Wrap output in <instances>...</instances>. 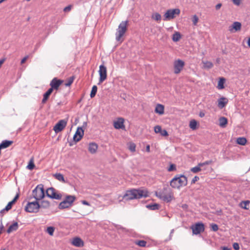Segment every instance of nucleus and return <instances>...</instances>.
<instances>
[{
  "label": "nucleus",
  "instance_id": "1",
  "mask_svg": "<svg viewBox=\"0 0 250 250\" xmlns=\"http://www.w3.org/2000/svg\"><path fill=\"white\" fill-rule=\"evenodd\" d=\"M148 196V192L146 190L140 189H131L126 191L125 193L123 196V199L125 201L140 199L142 197H146Z\"/></svg>",
  "mask_w": 250,
  "mask_h": 250
},
{
  "label": "nucleus",
  "instance_id": "2",
  "mask_svg": "<svg viewBox=\"0 0 250 250\" xmlns=\"http://www.w3.org/2000/svg\"><path fill=\"white\" fill-rule=\"evenodd\" d=\"M188 184V178L183 174H177L170 181V186L173 188L179 189L181 187L186 186Z\"/></svg>",
  "mask_w": 250,
  "mask_h": 250
},
{
  "label": "nucleus",
  "instance_id": "3",
  "mask_svg": "<svg viewBox=\"0 0 250 250\" xmlns=\"http://www.w3.org/2000/svg\"><path fill=\"white\" fill-rule=\"evenodd\" d=\"M32 196L36 200H40L44 198L45 191L42 184L38 185L35 189L33 190Z\"/></svg>",
  "mask_w": 250,
  "mask_h": 250
},
{
  "label": "nucleus",
  "instance_id": "4",
  "mask_svg": "<svg viewBox=\"0 0 250 250\" xmlns=\"http://www.w3.org/2000/svg\"><path fill=\"white\" fill-rule=\"evenodd\" d=\"M127 24L128 21H122L119 24L116 33V40L118 42L121 41V38L126 31ZM121 42H122V41H121Z\"/></svg>",
  "mask_w": 250,
  "mask_h": 250
},
{
  "label": "nucleus",
  "instance_id": "5",
  "mask_svg": "<svg viewBox=\"0 0 250 250\" xmlns=\"http://www.w3.org/2000/svg\"><path fill=\"white\" fill-rule=\"evenodd\" d=\"M39 203L36 200L35 201L28 202L25 207V210L27 212L37 213L40 209Z\"/></svg>",
  "mask_w": 250,
  "mask_h": 250
},
{
  "label": "nucleus",
  "instance_id": "6",
  "mask_svg": "<svg viewBox=\"0 0 250 250\" xmlns=\"http://www.w3.org/2000/svg\"><path fill=\"white\" fill-rule=\"evenodd\" d=\"M46 196L51 199L57 200L61 199L62 195L60 193H58L57 190L52 187L49 188L46 190Z\"/></svg>",
  "mask_w": 250,
  "mask_h": 250
},
{
  "label": "nucleus",
  "instance_id": "7",
  "mask_svg": "<svg viewBox=\"0 0 250 250\" xmlns=\"http://www.w3.org/2000/svg\"><path fill=\"white\" fill-rule=\"evenodd\" d=\"M155 195L157 197L167 203L170 202L173 197L172 193H165L164 191H156Z\"/></svg>",
  "mask_w": 250,
  "mask_h": 250
},
{
  "label": "nucleus",
  "instance_id": "8",
  "mask_svg": "<svg viewBox=\"0 0 250 250\" xmlns=\"http://www.w3.org/2000/svg\"><path fill=\"white\" fill-rule=\"evenodd\" d=\"M191 229L193 234L197 235L204 231L205 226L203 223L198 222L191 226Z\"/></svg>",
  "mask_w": 250,
  "mask_h": 250
},
{
  "label": "nucleus",
  "instance_id": "9",
  "mask_svg": "<svg viewBox=\"0 0 250 250\" xmlns=\"http://www.w3.org/2000/svg\"><path fill=\"white\" fill-rule=\"evenodd\" d=\"M180 13V10L179 9L176 8L173 9H169L165 14L164 16L165 19L164 20H169L173 19L175 18V15H179Z\"/></svg>",
  "mask_w": 250,
  "mask_h": 250
},
{
  "label": "nucleus",
  "instance_id": "10",
  "mask_svg": "<svg viewBox=\"0 0 250 250\" xmlns=\"http://www.w3.org/2000/svg\"><path fill=\"white\" fill-rule=\"evenodd\" d=\"M100 78L98 84L102 83L107 78L106 67L104 65H101L99 70Z\"/></svg>",
  "mask_w": 250,
  "mask_h": 250
},
{
  "label": "nucleus",
  "instance_id": "11",
  "mask_svg": "<svg viewBox=\"0 0 250 250\" xmlns=\"http://www.w3.org/2000/svg\"><path fill=\"white\" fill-rule=\"evenodd\" d=\"M63 80L58 79L57 78H54L50 83V89L58 90L60 85L62 83Z\"/></svg>",
  "mask_w": 250,
  "mask_h": 250
},
{
  "label": "nucleus",
  "instance_id": "12",
  "mask_svg": "<svg viewBox=\"0 0 250 250\" xmlns=\"http://www.w3.org/2000/svg\"><path fill=\"white\" fill-rule=\"evenodd\" d=\"M185 65V62L180 59L174 62V72L175 74H179L183 69Z\"/></svg>",
  "mask_w": 250,
  "mask_h": 250
},
{
  "label": "nucleus",
  "instance_id": "13",
  "mask_svg": "<svg viewBox=\"0 0 250 250\" xmlns=\"http://www.w3.org/2000/svg\"><path fill=\"white\" fill-rule=\"evenodd\" d=\"M67 125V121L65 120H60L54 126L53 130L57 133L62 131Z\"/></svg>",
  "mask_w": 250,
  "mask_h": 250
},
{
  "label": "nucleus",
  "instance_id": "14",
  "mask_svg": "<svg viewBox=\"0 0 250 250\" xmlns=\"http://www.w3.org/2000/svg\"><path fill=\"white\" fill-rule=\"evenodd\" d=\"M84 135V130L82 127H78L73 138V141L77 143L80 141Z\"/></svg>",
  "mask_w": 250,
  "mask_h": 250
},
{
  "label": "nucleus",
  "instance_id": "15",
  "mask_svg": "<svg viewBox=\"0 0 250 250\" xmlns=\"http://www.w3.org/2000/svg\"><path fill=\"white\" fill-rule=\"evenodd\" d=\"M124 120L122 118H120L118 120L114 122V126L116 129H125V126L124 125Z\"/></svg>",
  "mask_w": 250,
  "mask_h": 250
},
{
  "label": "nucleus",
  "instance_id": "16",
  "mask_svg": "<svg viewBox=\"0 0 250 250\" xmlns=\"http://www.w3.org/2000/svg\"><path fill=\"white\" fill-rule=\"evenodd\" d=\"M241 28V23L238 21H235L233 23V24L229 27V30L233 32V30H234L235 31H237L240 30Z\"/></svg>",
  "mask_w": 250,
  "mask_h": 250
},
{
  "label": "nucleus",
  "instance_id": "17",
  "mask_svg": "<svg viewBox=\"0 0 250 250\" xmlns=\"http://www.w3.org/2000/svg\"><path fill=\"white\" fill-rule=\"evenodd\" d=\"M72 204L69 203L68 201L66 200H63L59 204L58 208L60 209H63L65 208H69L72 206Z\"/></svg>",
  "mask_w": 250,
  "mask_h": 250
},
{
  "label": "nucleus",
  "instance_id": "18",
  "mask_svg": "<svg viewBox=\"0 0 250 250\" xmlns=\"http://www.w3.org/2000/svg\"><path fill=\"white\" fill-rule=\"evenodd\" d=\"M228 102V100L227 98H226L224 97H222L218 99V106L220 108H223V107H224L226 106V105L227 104Z\"/></svg>",
  "mask_w": 250,
  "mask_h": 250
},
{
  "label": "nucleus",
  "instance_id": "19",
  "mask_svg": "<svg viewBox=\"0 0 250 250\" xmlns=\"http://www.w3.org/2000/svg\"><path fill=\"white\" fill-rule=\"evenodd\" d=\"M72 243L74 246L78 247H81L83 246V242L79 237L74 238Z\"/></svg>",
  "mask_w": 250,
  "mask_h": 250
},
{
  "label": "nucleus",
  "instance_id": "20",
  "mask_svg": "<svg viewBox=\"0 0 250 250\" xmlns=\"http://www.w3.org/2000/svg\"><path fill=\"white\" fill-rule=\"evenodd\" d=\"M53 92V90H51L50 88L47 90V91L44 93L43 95V99L42 101V104H44L46 103V101L48 99L50 95Z\"/></svg>",
  "mask_w": 250,
  "mask_h": 250
},
{
  "label": "nucleus",
  "instance_id": "21",
  "mask_svg": "<svg viewBox=\"0 0 250 250\" xmlns=\"http://www.w3.org/2000/svg\"><path fill=\"white\" fill-rule=\"evenodd\" d=\"M98 149V145L95 143H91L89 145L88 151L92 154L95 153Z\"/></svg>",
  "mask_w": 250,
  "mask_h": 250
},
{
  "label": "nucleus",
  "instance_id": "22",
  "mask_svg": "<svg viewBox=\"0 0 250 250\" xmlns=\"http://www.w3.org/2000/svg\"><path fill=\"white\" fill-rule=\"evenodd\" d=\"M13 143L12 141L9 140H4L2 141V142L0 144V147L1 149L6 148L9 147L10 145H11Z\"/></svg>",
  "mask_w": 250,
  "mask_h": 250
},
{
  "label": "nucleus",
  "instance_id": "23",
  "mask_svg": "<svg viewBox=\"0 0 250 250\" xmlns=\"http://www.w3.org/2000/svg\"><path fill=\"white\" fill-rule=\"evenodd\" d=\"M155 112L160 115L164 113V106L161 104H157L155 109Z\"/></svg>",
  "mask_w": 250,
  "mask_h": 250
},
{
  "label": "nucleus",
  "instance_id": "24",
  "mask_svg": "<svg viewBox=\"0 0 250 250\" xmlns=\"http://www.w3.org/2000/svg\"><path fill=\"white\" fill-rule=\"evenodd\" d=\"M19 225L17 222H14L10 225L7 230V232L10 233L12 231H16L18 229Z\"/></svg>",
  "mask_w": 250,
  "mask_h": 250
},
{
  "label": "nucleus",
  "instance_id": "25",
  "mask_svg": "<svg viewBox=\"0 0 250 250\" xmlns=\"http://www.w3.org/2000/svg\"><path fill=\"white\" fill-rule=\"evenodd\" d=\"M40 208H48L50 207V203L48 201L42 200L39 204Z\"/></svg>",
  "mask_w": 250,
  "mask_h": 250
},
{
  "label": "nucleus",
  "instance_id": "26",
  "mask_svg": "<svg viewBox=\"0 0 250 250\" xmlns=\"http://www.w3.org/2000/svg\"><path fill=\"white\" fill-rule=\"evenodd\" d=\"M53 176L58 181L63 183H65L63 175L62 174L60 173H56L53 175Z\"/></svg>",
  "mask_w": 250,
  "mask_h": 250
},
{
  "label": "nucleus",
  "instance_id": "27",
  "mask_svg": "<svg viewBox=\"0 0 250 250\" xmlns=\"http://www.w3.org/2000/svg\"><path fill=\"white\" fill-rule=\"evenodd\" d=\"M219 125L221 127H224L228 124V120L224 117H222L219 118Z\"/></svg>",
  "mask_w": 250,
  "mask_h": 250
},
{
  "label": "nucleus",
  "instance_id": "28",
  "mask_svg": "<svg viewBox=\"0 0 250 250\" xmlns=\"http://www.w3.org/2000/svg\"><path fill=\"white\" fill-rule=\"evenodd\" d=\"M146 207L150 210H157L160 208V205L158 204L155 203L153 204H149L146 205Z\"/></svg>",
  "mask_w": 250,
  "mask_h": 250
},
{
  "label": "nucleus",
  "instance_id": "29",
  "mask_svg": "<svg viewBox=\"0 0 250 250\" xmlns=\"http://www.w3.org/2000/svg\"><path fill=\"white\" fill-rule=\"evenodd\" d=\"M181 38L180 33L178 32H175L172 35V39L173 42H176L180 40Z\"/></svg>",
  "mask_w": 250,
  "mask_h": 250
},
{
  "label": "nucleus",
  "instance_id": "30",
  "mask_svg": "<svg viewBox=\"0 0 250 250\" xmlns=\"http://www.w3.org/2000/svg\"><path fill=\"white\" fill-rule=\"evenodd\" d=\"M225 81H226V80L224 78L222 77V78H220V80L218 83V86H217V87L218 88V89H222L224 88V84L225 82Z\"/></svg>",
  "mask_w": 250,
  "mask_h": 250
},
{
  "label": "nucleus",
  "instance_id": "31",
  "mask_svg": "<svg viewBox=\"0 0 250 250\" xmlns=\"http://www.w3.org/2000/svg\"><path fill=\"white\" fill-rule=\"evenodd\" d=\"M247 141V139L245 137H239L237 139L236 142L239 145L244 146Z\"/></svg>",
  "mask_w": 250,
  "mask_h": 250
},
{
  "label": "nucleus",
  "instance_id": "32",
  "mask_svg": "<svg viewBox=\"0 0 250 250\" xmlns=\"http://www.w3.org/2000/svg\"><path fill=\"white\" fill-rule=\"evenodd\" d=\"M202 165L200 163L198 164V165L194 167L191 168L190 169L191 171H192L194 173H196L201 170V167Z\"/></svg>",
  "mask_w": 250,
  "mask_h": 250
},
{
  "label": "nucleus",
  "instance_id": "33",
  "mask_svg": "<svg viewBox=\"0 0 250 250\" xmlns=\"http://www.w3.org/2000/svg\"><path fill=\"white\" fill-rule=\"evenodd\" d=\"M136 145L134 143L130 142L128 144V148L132 152L136 151Z\"/></svg>",
  "mask_w": 250,
  "mask_h": 250
},
{
  "label": "nucleus",
  "instance_id": "34",
  "mask_svg": "<svg viewBox=\"0 0 250 250\" xmlns=\"http://www.w3.org/2000/svg\"><path fill=\"white\" fill-rule=\"evenodd\" d=\"M76 199L75 196L73 195H67L66 196L65 199L64 200H66L69 202L70 204H72L73 203Z\"/></svg>",
  "mask_w": 250,
  "mask_h": 250
},
{
  "label": "nucleus",
  "instance_id": "35",
  "mask_svg": "<svg viewBox=\"0 0 250 250\" xmlns=\"http://www.w3.org/2000/svg\"><path fill=\"white\" fill-rule=\"evenodd\" d=\"M97 86L96 85H93L92 88V90L91 91V93H90V97L91 98H94L96 94V93L97 92Z\"/></svg>",
  "mask_w": 250,
  "mask_h": 250
},
{
  "label": "nucleus",
  "instance_id": "36",
  "mask_svg": "<svg viewBox=\"0 0 250 250\" xmlns=\"http://www.w3.org/2000/svg\"><path fill=\"white\" fill-rule=\"evenodd\" d=\"M35 166V164L34 163V161H33V159H31L28 165L26 167V168L28 169H29V170H32L34 168Z\"/></svg>",
  "mask_w": 250,
  "mask_h": 250
},
{
  "label": "nucleus",
  "instance_id": "37",
  "mask_svg": "<svg viewBox=\"0 0 250 250\" xmlns=\"http://www.w3.org/2000/svg\"><path fill=\"white\" fill-rule=\"evenodd\" d=\"M74 80V77L71 76L66 80V83H65V86H69L73 83Z\"/></svg>",
  "mask_w": 250,
  "mask_h": 250
},
{
  "label": "nucleus",
  "instance_id": "38",
  "mask_svg": "<svg viewBox=\"0 0 250 250\" xmlns=\"http://www.w3.org/2000/svg\"><path fill=\"white\" fill-rule=\"evenodd\" d=\"M135 244L138 245L140 247H145L146 245V242L145 240H138L135 242Z\"/></svg>",
  "mask_w": 250,
  "mask_h": 250
},
{
  "label": "nucleus",
  "instance_id": "39",
  "mask_svg": "<svg viewBox=\"0 0 250 250\" xmlns=\"http://www.w3.org/2000/svg\"><path fill=\"white\" fill-rule=\"evenodd\" d=\"M197 123L195 120H192L189 123V127L191 129L194 130L196 128Z\"/></svg>",
  "mask_w": 250,
  "mask_h": 250
},
{
  "label": "nucleus",
  "instance_id": "40",
  "mask_svg": "<svg viewBox=\"0 0 250 250\" xmlns=\"http://www.w3.org/2000/svg\"><path fill=\"white\" fill-rule=\"evenodd\" d=\"M204 63V67L205 68L210 69L211 68L213 64V63L209 61H206V62H203Z\"/></svg>",
  "mask_w": 250,
  "mask_h": 250
},
{
  "label": "nucleus",
  "instance_id": "41",
  "mask_svg": "<svg viewBox=\"0 0 250 250\" xmlns=\"http://www.w3.org/2000/svg\"><path fill=\"white\" fill-rule=\"evenodd\" d=\"M152 18L157 21H160L161 20V16L159 13H155L152 15Z\"/></svg>",
  "mask_w": 250,
  "mask_h": 250
},
{
  "label": "nucleus",
  "instance_id": "42",
  "mask_svg": "<svg viewBox=\"0 0 250 250\" xmlns=\"http://www.w3.org/2000/svg\"><path fill=\"white\" fill-rule=\"evenodd\" d=\"M55 228L54 227H48L47 228L46 232L51 236L54 234Z\"/></svg>",
  "mask_w": 250,
  "mask_h": 250
},
{
  "label": "nucleus",
  "instance_id": "43",
  "mask_svg": "<svg viewBox=\"0 0 250 250\" xmlns=\"http://www.w3.org/2000/svg\"><path fill=\"white\" fill-rule=\"evenodd\" d=\"M160 191H164L165 193H172L171 189L168 187V186L167 185L166 186H165L163 189L161 190Z\"/></svg>",
  "mask_w": 250,
  "mask_h": 250
},
{
  "label": "nucleus",
  "instance_id": "44",
  "mask_svg": "<svg viewBox=\"0 0 250 250\" xmlns=\"http://www.w3.org/2000/svg\"><path fill=\"white\" fill-rule=\"evenodd\" d=\"M162 128L160 125H156L154 127V131L156 133H161Z\"/></svg>",
  "mask_w": 250,
  "mask_h": 250
},
{
  "label": "nucleus",
  "instance_id": "45",
  "mask_svg": "<svg viewBox=\"0 0 250 250\" xmlns=\"http://www.w3.org/2000/svg\"><path fill=\"white\" fill-rule=\"evenodd\" d=\"M176 170V167L175 164H170L169 168H168V171H173Z\"/></svg>",
  "mask_w": 250,
  "mask_h": 250
},
{
  "label": "nucleus",
  "instance_id": "46",
  "mask_svg": "<svg viewBox=\"0 0 250 250\" xmlns=\"http://www.w3.org/2000/svg\"><path fill=\"white\" fill-rule=\"evenodd\" d=\"M13 205V204H12V203L11 201L9 202L8 203V204L7 205V206L5 207V208H4V209L6 210V211L9 210L10 209H11Z\"/></svg>",
  "mask_w": 250,
  "mask_h": 250
},
{
  "label": "nucleus",
  "instance_id": "47",
  "mask_svg": "<svg viewBox=\"0 0 250 250\" xmlns=\"http://www.w3.org/2000/svg\"><path fill=\"white\" fill-rule=\"evenodd\" d=\"M199 20V19L198 17L196 15H194L192 18V22L193 24L194 25H196L197 24V23L198 22Z\"/></svg>",
  "mask_w": 250,
  "mask_h": 250
},
{
  "label": "nucleus",
  "instance_id": "48",
  "mask_svg": "<svg viewBox=\"0 0 250 250\" xmlns=\"http://www.w3.org/2000/svg\"><path fill=\"white\" fill-rule=\"evenodd\" d=\"M211 228L212 230L214 231H216L218 229V226L215 224H212L211 225Z\"/></svg>",
  "mask_w": 250,
  "mask_h": 250
},
{
  "label": "nucleus",
  "instance_id": "49",
  "mask_svg": "<svg viewBox=\"0 0 250 250\" xmlns=\"http://www.w3.org/2000/svg\"><path fill=\"white\" fill-rule=\"evenodd\" d=\"M250 201L247 200V201H244L241 204H242V207L245 209H247V208H246V206L247 205H249L250 204Z\"/></svg>",
  "mask_w": 250,
  "mask_h": 250
},
{
  "label": "nucleus",
  "instance_id": "50",
  "mask_svg": "<svg viewBox=\"0 0 250 250\" xmlns=\"http://www.w3.org/2000/svg\"><path fill=\"white\" fill-rule=\"evenodd\" d=\"M19 198V193H17L14 199L11 201L14 205Z\"/></svg>",
  "mask_w": 250,
  "mask_h": 250
},
{
  "label": "nucleus",
  "instance_id": "51",
  "mask_svg": "<svg viewBox=\"0 0 250 250\" xmlns=\"http://www.w3.org/2000/svg\"><path fill=\"white\" fill-rule=\"evenodd\" d=\"M19 198V193H17L14 199L11 201L14 205Z\"/></svg>",
  "mask_w": 250,
  "mask_h": 250
},
{
  "label": "nucleus",
  "instance_id": "52",
  "mask_svg": "<svg viewBox=\"0 0 250 250\" xmlns=\"http://www.w3.org/2000/svg\"><path fill=\"white\" fill-rule=\"evenodd\" d=\"M19 198V193H17L14 199L11 201L14 205Z\"/></svg>",
  "mask_w": 250,
  "mask_h": 250
},
{
  "label": "nucleus",
  "instance_id": "53",
  "mask_svg": "<svg viewBox=\"0 0 250 250\" xmlns=\"http://www.w3.org/2000/svg\"><path fill=\"white\" fill-rule=\"evenodd\" d=\"M233 248L235 250H239V245L238 243H234L233 244Z\"/></svg>",
  "mask_w": 250,
  "mask_h": 250
},
{
  "label": "nucleus",
  "instance_id": "54",
  "mask_svg": "<svg viewBox=\"0 0 250 250\" xmlns=\"http://www.w3.org/2000/svg\"><path fill=\"white\" fill-rule=\"evenodd\" d=\"M160 134L163 136H167L168 135V132L165 129L162 130Z\"/></svg>",
  "mask_w": 250,
  "mask_h": 250
},
{
  "label": "nucleus",
  "instance_id": "55",
  "mask_svg": "<svg viewBox=\"0 0 250 250\" xmlns=\"http://www.w3.org/2000/svg\"><path fill=\"white\" fill-rule=\"evenodd\" d=\"M199 180V178L197 176H195L192 180L191 184H194L196 181Z\"/></svg>",
  "mask_w": 250,
  "mask_h": 250
},
{
  "label": "nucleus",
  "instance_id": "56",
  "mask_svg": "<svg viewBox=\"0 0 250 250\" xmlns=\"http://www.w3.org/2000/svg\"><path fill=\"white\" fill-rule=\"evenodd\" d=\"M71 5H68L64 8L63 11L64 12L69 11L71 10Z\"/></svg>",
  "mask_w": 250,
  "mask_h": 250
},
{
  "label": "nucleus",
  "instance_id": "57",
  "mask_svg": "<svg viewBox=\"0 0 250 250\" xmlns=\"http://www.w3.org/2000/svg\"><path fill=\"white\" fill-rule=\"evenodd\" d=\"M221 250H231V248H228V247L223 246L220 247Z\"/></svg>",
  "mask_w": 250,
  "mask_h": 250
},
{
  "label": "nucleus",
  "instance_id": "58",
  "mask_svg": "<svg viewBox=\"0 0 250 250\" xmlns=\"http://www.w3.org/2000/svg\"><path fill=\"white\" fill-rule=\"evenodd\" d=\"M211 162H212L211 161H206L204 163H200V164H202V167H203V166L206 165H209L211 163Z\"/></svg>",
  "mask_w": 250,
  "mask_h": 250
},
{
  "label": "nucleus",
  "instance_id": "59",
  "mask_svg": "<svg viewBox=\"0 0 250 250\" xmlns=\"http://www.w3.org/2000/svg\"><path fill=\"white\" fill-rule=\"evenodd\" d=\"M233 2L236 5L240 4L241 0H232Z\"/></svg>",
  "mask_w": 250,
  "mask_h": 250
},
{
  "label": "nucleus",
  "instance_id": "60",
  "mask_svg": "<svg viewBox=\"0 0 250 250\" xmlns=\"http://www.w3.org/2000/svg\"><path fill=\"white\" fill-rule=\"evenodd\" d=\"M28 56H25V57H24L21 61V63L22 64V63H24L25 61L27 60V59H28Z\"/></svg>",
  "mask_w": 250,
  "mask_h": 250
},
{
  "label": "nucleus",
  "instance_id": "61",
  "mask_svg": "<svg viewBox=\"0 0 250 250\" xmlns=\"http://www.w3.org/2000/svg\"><path fill=\"white\" fill-rule=\"evenodd\" d=\"M222 6V4L221 3H218L216 6H215V9L216 10H219L221 7Z\"/></svg>",
  "mask_w": 250,
  "mask_h": 250
},
{
  "label": "nucleus",
  "instance_id": "62",
  "mask_svg": "<svg viewBox=\"0 0 250 250\" xmlns=\"http://www.w3.org/2000/svg\"><path fill=\"white\" fill-rule=\"evenodd\" d=\"M82 203L84 205H87V206H89L90 205L89 203L87 201H86L85 200L82 201Z\"/></svg>",
  "mask_w": 250,
  "mask_h": 250
},
{
  "label": "nucleus",
  "instance_id": "63",
  "mask_svg": "<svg viewBox=\"0 0 250 250\" xmlns=\"http://www.w3.org/2000/svg\"><path fill=\"white\" fill-rule=\"evenodd\" d=\"M205 115V113L204 112H203V111L200 112L199 114V116L201 118H202V117H204Z\"/></svg>",
  "mask_w": 250,
  "mask_h": 250
},
{
  "label": "nucleus",
  "instance_id": "64",
  "mask_svg": "<svg viewBox=\"0 0 250 250\" xmlns=\"http://www.w3.org/2000/svg\"><path fill=\"white\" fill-rule=\"evenodd\" d=\"M247 43L248 46L250 48V37L248 39V40L247 41Z\"/></svg>",
  "mask_w": 250,
  "mask_h": 250
}]
</instances>
